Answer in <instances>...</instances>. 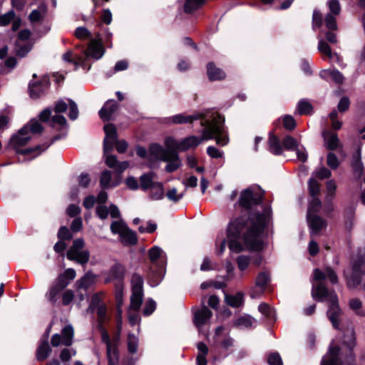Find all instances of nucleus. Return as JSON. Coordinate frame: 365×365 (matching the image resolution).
Listing matches in <instances>:
<instances>
[{
  "instance_id": "22",
  "label": "nucleus",
  "mask_w": 365,
  "mask_h": 365,
  "mask_svg": "<svg viewBox=\"0 0 365 365\" xmlns=\"http://www.w3.org/2000/svg\"><path fill=\"white\" fill-rule=\"evenodd\" d=\"M48 8L45 3H41L36 9H34L29 16L31 23H39L43 21L47 15Z\"/></svg>"
},
{
  "instance_id": "17",
  "label": "nucleus",
  "mask_w": 365,
  "mask_h": 365,
  "mask_svg": "<svg viewBox=\"0 0 365 365\" xmlns=\"http://www.w3.org/2000/svg\"><path fill=\"white\" fill-rule=\"evenodd\" d=\"M96 215L102 220H105L110 215L112 218H120V212L118 207L112 204L109 207L103 205H98L96 207Z\"/></svg>"
},
{
  "instance_id": "4",
  "label": "nucleus",
  "mask_w": 365,
  "mask_h": 365,
  "mask_svg": "<svg viewBox=\"0 0 365 365\" xmlns=\"http://www.w3.org/2000/svg\"><path fill=\"white\" fill-rule=\"evenodd\" d=\"M43 131L42 125L36 119H31L27 124L21 128L19 132L14 135L11 139V145L18 153L24 155L34 151H38L34 157L38 155L42 151L47 149L51 144L62 138L61 135H56L50 144L47 145H37L34 148L18 150L19 148L25 145L32 137V135L39 134Z\"/></svg>"
},
{
  "instance_id": "51",
  "label": "nucleus",
  "mask_w": 365,
  "mask_h": 365,
  "mask_svg": "<svg viewBox=\"0 0 365 365\" xmlns=\"http://www.w3.org/2000/svg\"><path fill=\"white\" fill-rule=\"evenodd\" d=\"M309 192L310 195L313 197H317L320 191L319 184L314 178H310L308 182Z\"/></svg>"
},
{
  "instance_id": "2",
  "label": "nucleus",
  "mask_w": 365,
  "mask_h": 365,
  "mask_svg": "<svg viewBox=\"0 0 365 365\" xmlns=\"http://www.w3.org/2000/svg\"><path fill=\"white\" fill-rule=\"evenodd\" d=\"M225 119L221 118L201 125L203 128L200 131V136L190 135L177 140L173 137H168L165 140V145L168 149L176 151H186L196 148L202 142L215 139L216 143L221 146L226 145L229 142L227 132L224 125Z\"/></svg>"
},
{
  "instance_id": "23",
  "label": "nucleus",
  "mask_w": 365,
  "mask_h": 365,
  "mask_svg": "<svg viewBox=\"0 0 365 365\" xmlns=\"http://www.w3.org/2000/svg\"><path fill=\"white\" fill-rule=\"evenodd\" d=\"M48 88L46 82H31L29 85V91L32 98H38L43 95Z\"/></svg>"
},
{
  "instance_id": "7",
  "label": "nucleus",
  "mask_w": 365,
  "mask_h": 365,
  "mask_svg": "<svg viewBox=\"0 0 365 365\" xmlns=\"http://www.w3.org/2000/svg\"><path fill=\"white\" fill-rule=\"evenodd\" d=\"M224 118L222 116L212 110H206L201 113H196L192 115L180 113L173 115L167 119V123L173 124L192 123L193 121L200 120V125H204L212 121Z\"/></svg>"
},
{
  "instance_id": "43",
  "label": "nucleus",
  "mask_w": 365,
  "mask_h": 365,
  "mask_svg": "<svg viewBox=\"0 0 365 365\" xmlns=\"http://www.w3.org/2000/svg\"><path fill=\"white\" fill-rule=\"evenodd\" d=\"M32 44L29 42H16V53L19 57H24L31 50Z\"/></svg>"
},
{
  "instance_id": "59",
  "label": "nucleus",
  "mask_w": 365,
  "mask_h": 365,
  "mask_svg": "<svg viewBox=\"0 0 365 365\" xmlns=\"http://www.w3.org/2000/svg\"><path fill=\"white\" fill-rule=\"evenodd\" d=\"M250 263V258L248 256L240 255L237 258V264L240 271L245 270Z\"/></svg>"
},
{
  "instance_id": "47",
  "label": "nucleus",
  "mask_w": 365,
  "mask_h": 365,
  "mask_svg": "<svg viewBox=\"0 0 365 365\" xmlns=\"http://www.w3.org/2000/svg\"><path fill=\"white\" fill-rule=\"evenodd\" d=\"M327 194L325 199L328 201H332L335 197L336 185L334 180H330L327 182L326 185Z\"/></svg>"
},
{
  "instance_id": "55",
  "label": "nucleus",
  "mask_w": 365,
  "mask_h": 365,
  "mask_svg": "<svg viewBox=\"0 0 365 365\" xmlns=\"http://www.w3.org/2000/svg\"><path fill=\"white\" fill-rule=\"evenodd\" d=\"M104 304H103L101 301V294L97 293V294H95L91 298V302L89 304V309L92 312H93L96 308H98L101 306H103Z\"/></svg>"
},
{
  "instance_id": "58",
  "label": "nucleus",
  "mask_w": 365,
  "mask_h": 365,
  "mask_svg": "<svg viewBox=\"0 0 365 365\" xmlns=\"http://www.w3.org/2000/svg\"><path fill=\"white\" fill-rule=\"evenodd\" d=\"M98 316V324L103 325L107 321V308L106 304L96 309Z\"/></svg>"
},
{
  "instance_id": "54",
  "label": "nucleus",
  "mask_w": 365,
  "mask_h": 365,
  "mask_svg": "<svg viewBox=\"0 0 365 365\" xmlns=\"http://www.w3.org/2000/svg\"><path fill=\"white\" fill-rule=\"evenodd\" d=\"M120 334L119 331H116L113 339H111V349L113 351L115 357L118 359V364L119 363V353H118V346L120 342Z\"/></svg>"
},
{
  "instance_id": "16",
  "label": "nucleus",
  "mask_w": 365,
  "mask_h": 365,
  "mask_svg": "<svg viewBox=\"0 0 365 365\" xmlns=\"http://www.w3.org/2000/svg\"><path fill=\"white\" fill-rule=\"evenodd\" d=\"M307 219L311 236L318 235L327 227V222L319 215L307 217Z\"/></svg>"
},
{
  "instance_id": "44",
  "label": "nucleus",
  "mask_w": 365,
  "mask_h": 365,
  "mask_svg": "<svg viewBox=\"0 0 365 365\" xmlns=\"http://www.w3.org/2000/svg\"><path fill=\"white\" fill-rule=\"evenodd\" d=\"M164 196L163 185L161 182L155 183V185L151 188L150 197L153 200H161Z\"/></svg>"
},
{
  "instance_id": "49",
  "label": "nucleus",
  "mask_w": 365,
  "mask_h": 365,
  "mask_svg": "<svg viewBox=\"0 0 365 365\" xmlns=\"http://www.w3.org/2000/svg\"><path fill=\"white\" fill-rule=\"evenodd\" d=\"M205 2V0H186L185 3V11L191 13L200 8Z\"/></svg>"
},
{
  "instance_id": "41",
  "label": "nucleus",
  "mask_w": 365,
  "mask_h": 365,
  "mask_svg": "<svg viewBox=\"0 0 365 365\" xmlns=\"http://www.w3.org/2000/svg\"><path fill=\"white\" fill-rule=\"evenodd\" d=\"M143 292H132L130 297V308L133 310H138L143 302Z\"/></svg>"
},
{
  "instance_id": "26",
  "label": "nucleus",
  "mask_w": 365,
  "mask_h": 365,
  "mask_svg": "<svg viewBox=\"0 0 365 365\" xmlns=\"http://www.w3.org/2000/svg\"><path fill=\"white\" fill-rule=\"evenodd\" d=\"M125 275V268L120 264H115L111 267L108 272V276L106 279V282H110L112 280L117 279L118 282L123 279Z\"/></svg>"
},
{
  "instance_id": "9",
  "label": "nucleus",
  "mask_w": 365,
  "mask_h": 365,
  "mask_svg": "<svg viewBox=\"0 0 365 365\" xmlns=\"http://www.w3.org/2000/svg\"><path fill=\"white\" fill-rule=\"evenodd\" d=\"M344 274L349 288L358 286L361 282L362 276L365 275V259L363 257H359L354 261L351 274L349 277L346 272Z\"/></svg>"
},
{
  "instance_id": "64",
  "label": "nucleus",
  "mask_w": 365,
  "mask_h": 365,
  "mask_svg": "<svg viewBox=\"0 0 365 365\" xmlns=\"http://www.w3.org/2000/svg\"><path fill=\"white\" fill-rule=\"evenodd\" d=\"M269 365H283L282 358L278 353H272L267 358Z\"/></svg>"
},
{
  "instance_id": "24",
  "label": "nucleus",
  "mask_w": 365,
  "mask_h": 365,
  "mask_svg": "<svg viewBox=\"0 0 365 365\" xmlns=\"http://www.w3.org/2000/svg\"><path fill=\"white\" fill-rule=\"evenodd\" d=\"M108 153H105L106 164L110 168H114L118 172H123L129 165L128 162L123 161L118 162L116 157L113 155H108Z\"/></svg>"
},
{
  "instance_id": "46",
  "label": "nucleus",
  "mask_w": 365,
  "mask_h": 365,
  "mask_svg": "<svg viewBox=\"0 0 365 365\" xmlns=\"http://www.w3.org/2000/svg\"><path fill=\"white\" fill-rule=\"evenodd\" d=\"M132 292H143V279L138 274H134L131 279Z\"/></svg>"
},
{
  "instance_id": "57",
  "label": "nucleus",
  "mask_w": 365,
  "mask_h": 365,
  "mask_svg": "<svg viewBox=\"0 0 365 365\" xmlns=\"http://www.w3.org/2000/svg\"><path fill=\"white\" fill-rule=\"evenodd\" d=\"M269 280V275L267 272H261L256 279V285L263 290Z\"/></svg>"
},
{
  "instance_id": "38",
  "label": "nucleus",
  "mask_w": 365,
  "mask_h": 365,
  "mask_svg": "<svg viewBox=\"0 0 365 365\" xmlns=\"http://www.w3.org/2000/svg\"><path fill=\"white\" fill-rule=\"evenodd\" d=\"M50 352L51 348L48 341H43L37 349L36 358L38 361H43L48 357Z\"/></svg>"
},
{
  "instance_id": "63",
  "label": "nucleus",
  "mask_w": 365,
  "mask_h": 365,
  "mask_svg": "<svg viewBox=\"0 0 365 365\" xmlns=\"http://www.w3.org/2000/svg\"><path fill=\"white\" fill-rule=\"evenodd\" d=\"M350 308L358 314H362V303L359 299H351L349 301Z\"/></svg>"
},
{
  "instance_id": "15",
  "label": "nucleus",
  "mask_w": 365,
  "mask_h": 365,
  "mask_svg": "<svg viewBox=\"0 0 365 365\" xmlns=\"http://www.w3.org/2000/svg\"><path fill=\"white\" fill-rule=\"evenodd\" d=\"M212 316V312L205 306L195 312L193 322L200 332L202 331V326L208 323Z\"/></svg>"
},
{
  "instance_id": "3",
  "label": "nucleus",
  "mask_w": 365,
  "mask_h": 365,
  "mask_svg": "<svg viewBox=\"0 0 365 365\" xmlns=\"http://www.w3.org/2000/svg\"><path fill=\"white\" fill-rule=\"evenodd\" d=\"M314 279L317 283L313 282L312 296L314 299L319 302L329 303L327 316L335 329L339 327L341 310L338 304V298L334 291H329L324 284L323 281L328 279L332 284L338 282L336 272L330 267H327L323 272L319 269L314 271Z\"/></svg>"
},
{
  "instance_id": "29",
  "label": "nucleus",
  "mask_w": 365,
  "mask_h": 365,
  "mask_svg": "<svg viewBox=\"0 0 365 365\" xmlns=\"http://www.w3.org/2000/svg\"><path fill=\"white\" fill-rule=\"evenodd\" d=\"M207 76L211 81H217L223 79L225 77V72L218 68H216L213 63H209L207 66Z\"/></svg>"
},
{
  "instance_id": "33",
  "label": "nucleus",
  "mask_w": 365,
  "mask_h": 365,
  "mask_svg": "<svg viewBox=\"0 0 365 365\" xmlns=\"http://www.w3.org/2000/svg\"><path fill=\"white\" fill-rule=\"evenodd\" d=\"M155 174L153 173H149L143 174L140 178V187L142 190H146L149 188H153L156 182H153V178Z\"/></svg>"
},
{
  "instance_id": "6",
  "label": "nucleus",
  "mask_w": 365,
  "mask_h": 365,
  "mask_svg": "<svg viewBox=\"0 0 365 365\" xmlns=\"http://www.w3.org/2000/svg\"><path fill=\"white\" fill-rule=\"evenodd\" d=\"M104 54V48L101 39L91 38L90 40L88 49L83 51L81 55L73 54L68 51L63 55V59L65 61L73 63L77 69L79 66L88 70L91 67L86 63L88 58L91 57L96 60L100 59Z\"/></svg>"
},
{
  "instance_id": "62",
  "label": "nucleus",
  "mask_w": 365,
  "mask_h": 365,
  "mask_svg": "<svg viewBox=\"0 0 365 365\" xmlns=\"http://www.w3.org/2000/svg\"><path fill=\"white\" fill-rule=\"evenodd\" d=\"M166 196L170 200L178 202L182 198L184 192L178 194L177 189L175 187H173L167 192Z\"/></svg>"
},
{
  "instance_id": "52",
  "label": "nucleus",
  "mask_w": 365,
  "mask_h": 365,
  "mask_svg": "<svg viewBox=\"0 0 365 365\" xmlns=\"http://www.w3.org/2000/svg\"><path fill=\"white\" fill-rule=\"evenodd\" d=\"M312 109V105L306 100H301L297 104V110L300 115L309 114Z\"/></svg>"
},
{
  "instance_id": "18",
  "label": "nucleus",
  "mask_w": 365,
  "mask_h": 365,
  "mask_svg": "<svg viewBox=\"0 0 365 365\" xmlns=\"http://www.w3.org/2000/svg\"><path fill=\"white\" fill-rule=\"evenodd\" d=\"M148 255L150 260L153 264L152 267L156 266V267L164 268L165 258L164 252L160 247L158 246L152 247L149 250Z\"/></svg>"
},
{
  "instance_id": "56",
  "label": "nucleus",
  "mask_w": 365,
  "mask_h": 365,
  "mask_svg": "<svg viewBox=\"0 0 365 365\" xmlns=\"http://www.w3.org/2000/svg\"><path fill=\"white\" fill-rule=\"evenodd\" d=\"M75 36L77 38L85 40L91 38V34L88 29L83 26L76 28Z\"/></svg>"
},
{
  "instance_id": "42",
  "label": "nucleus",
  "mask_w": 365,
  "mask_h": 365,
  "mask_svg": "<svg viewBox=\"0 0 365 365\" xmlns=\"http://www.w3.org/2000/svg\"><path fill=\"white\" fill-rule=\"evenodd\" d=\"M128 228V227L122 220L114 221L110 225L111 232L114 235L118 234L119 236L125 232Z\"/></svg>"
},
{
  "instance_id": "11",
  "label": "nucleus",
  "mask_w": 365,
  "mask_h": 365,
  "mask_svg": "<svg viewBox=\"0 0 365 365\" xmlns=\"http://www.w3.org/2000/svg\"><path fill=\"white\" fill-rule=\"evenodd\" d=\"M68 285V283L63 281V276H58L50 286L45 294V297L52 304H55L59 299L62 292Z\"/></svg>"
},
{
  "instance_id": "12",
  "label": "nucleus",
  "mask_w": 365,
  "mask_h": 365,
  "mask_svg": "<svg viewBox=\"0 0 365 365\" xmlns=\"http://www.w3.org/2000/svg\"><path fill=\"white\" fill-rule=\"evenodd\" d=\"M73 328L71 325H66L61 330V334H56L51 338V344L53 346H58L61 344L70 346L73 342Z\"/></svg>"
},
{
  "instance_id": "21",
  "label": "nucleus",
  "mask_w": 365,
  "mask_h": 365,
  "mask_svg": "<svg viewBox=\"0 0 365 365\" xmlns=\"http://www.w3.org/2000/svg\"><path fill=\"white\" fill-rule=\"evenodd\" d=\"M167 162L168 164L165 166V170L168 173H173L181 166V160L176 150H172L168 155L163 160Z\"/></svg>"
},
{
  "instance_id": "14",
  "label": "nucleus",
  "mask_w": 365,
  "mask_h": 365,
  "mask_svg": "<svg viewBox=\"0 0 365 365\" xmlns=\"http://www.w3.org/2000/svg\"><path fill=\"white\" fill-rule=\"evenodd\" d=\"M98 327L101 332V341L106 346V354L108 365H118V359L115 357L113 351H112L113 349H111V339L108 333L104 328L103 325L98 324Z\"/></svg>"
},
{
  "instance_id": "45",
  "label": "nucleus",
  "mask_w": 365,
  "mask_h": 365,
  "mask_svg": "<svg viewBox=\"0 0 365 365\" xmlns=\"http://www.w3.org/2000/svg\"><path fill=\"white\" fill-rule=\"evenodd\" d=\"M243 294L242 293H237L235 295H226V302L233 307H238L242 303Z\"/></svg>"
},
{
  "instance_id": "34",
  "label": "nucleus",
  "mask_w": 365,
  "mask_h": 365,
  "mask_svg": "<svg viewBox=\"0 0 365 365\" xmlns=\"http://www.w3.org/2000/svg\"><path fill=\"white\" fill-rule=\"evenodd\" d=\"M268 143L269 150L274 155H280L282 153V147L279 138L272 133H269Z\"/></svg>"
},
{
  "instance_id": "36",
  "label": "nucleus",
  "mask_w": 365,
  "mask_h": 365,
  "mask_svg": "<svg viewBox=\"0 0 365 365\" xmlns=\"http://www.w3.org/2000/svg\"><path fill=\"white\" fill-rule=\"evenodd\" d=\"M119 237L120 242L124 245H133L136 244L138 241L135 233L130 230L129 228H128L126 231Z\"/></svg>"
},
{
  "instance_id": "1",
  "label": "nucleus",
  "mask_w": 365,
  "mask_h": 365,
  "mask_svg": "<svg viewBox=\"0 0 365 365\" xmlns=\"http://www.w3.org/2000/svg\"><path fill=\"white\" fill-rule=\"evenodd\" d=\"M264 191L256 185L250 186L240 194L237 204L248 212V217H237L228 225L229 235L243 236L247 243L254 247H260L258 238L263 233L272 217L269 205L262 203Z\"/></svg>"
},
{
  "instance_id": "40",
  "label": "nucleus",
  "mask_w": 365,
  "mask_h": 365,
  "mask_svg": "<svg viewBox=\"0 0 365 365\" xmlns=\"http://www.w3.org/2000/svg\"><path fill=\"white\" fill-rule=\"evenodd\" d=\"M138 338L132 333H129L127 337V346L130 354H135L138 347Z\"/></svg>"
},
{
  "instance_id": "25",
  "label": "nucleus",
  "mask_w": 365,
  "mask_h": 365,
  "mask_svg": "<svg viewBox=\"0 0 365 365\" xmlns=\"http://www.w3.org/2000/svg\"><path fill=\"white\" fill-rule=\"evenodd\" d=\"M322 137L324 138L326 147L331 150H336L339 145V140L336 133L324 130L322 131Z\"/></svg>"
},
{
  "instance_id": "48",
  "label": "nucleus",
  "mask_w": 365,
  "mask_h": 365,
  "mask_svg": "<svg viewBox=\"0 0 365 365\" xmlns=\"http://www.w3.org/2000/svg\"><path fill=\"white\" fill-rule=\"evenodd\" d=\"M283 147L288 150H294L299 146V142L297 139L290 135H287L282 141Z\"/></svg>"
},
{
  "instance_id": "27",
  "label": "nucleus",
  "mask_w": 365,
  "mask_h": 365,
  "mask_svg": "<svg viewBox=\"0 0 365 365\" xmlns=\"http://www.w3.org/2000/svg\"><path fill=\"white\" fill-rule=\"evenodd\" d=\"M258 311L264 316L266 321L271 323L276 321L274 309L267 303H261L258 307Z\"/></svg>"
},
{
  "instance_id": "61",
  "label": "nucleus",
  "mask_w": 365,
  "mask_h": 365,
  "mask_svg": "<svg viewBox=\"0 0 365 365\" xmlns=\"http://www.w3.org/2000/svg\"><path fill=\"white\" fill-rule=\"evenodd\" d=\"M283 126L287 130H293L296 126V122L294 118L290 115H286L282 118Z\"/></svg>"
},
{
  "instance_id": "60",
  "label": "nucleus",
  "mask_w": 365,
  "mask_h": 365,
  "mask_svg": "<svg viewBox=\"0 0 365 365\" xmlns=\"http://www.w3.org/2000/svg\"><path fill=\"white\" fill-rule=\"evenodd\" d=\"M69 118L72 120H75L78 118V109L76 103L73 101L69 99Z\"/></svg>"
},
{
  "instance_id": "30",
  "label": "nucleus",
  "mask_w": 365,
  "mask_h": 365,
  "mask_svg": "<svg viewBox=\"0 0 365 365\" xmlns=\"http://www.w3.org/2000/svg\"><path fill=\"white\" fill-rule=\"evenodd\" d=\"M163 268L150 267V273L149 274L148 282L151 287H156L159 284L163 279Z\"/></svg>"
},
{
  "instance_id": "37",
  "label": "nucleus",
  "mask_w": 365,
  "mask_h": 365,
  "mask_svg": "<svg viewBox=\"0 0 365 365\" xmlns=\"http://www.w3.org/2000/svg\"><path fill=\"white\" fill-rule=\"evenodd\" d=\"M100 184L103 189H108L118 185V182H111V173L108 170H105L101 173Z\"/></svg>"
},
{
  "instance_id": "39",
  "label": "nucleus",
  "mask_w": 365,
  "mask_h": 365,
  "mask_svg": "<svg viewBox=\"0 0 365 365\" xmlns=\"http://www.w3.org/2000/svg\"><path fill=\"white\" fill-rule=\"evenodd\" d=\"M321 208V200L318 197H313L308 206L307 217L318 215L317 213L320 211Z\"/></svg>"
},
{
  "instance_id": "28",
  "label": "nucleus",
  "mask_w": 365,
  "mask_h": 365,
  "mask_svg": "<svg viewBox=\"0 0 365 365\" xmlns=\"http://www.w3.org/2000/svg\"><path fill=\"white\" fill-rule=\"evenodd\" d=\"M320 76L322 78L328 80L331 78L336 83L341 84L344 81L343 75L337 70L328 69L320 72Z\"/></svg>"
},
{
  "instance_id": "32",
  "label": "nucleus",
  "mask_w": 365,
  "mask_h": 365,
  "mask_svg": "<svg viewBox=\"0 0 365 365\" xmlns=\"http://www.w3.org/2000/svg\"><path fill=\"white\" fill-rule=\"evenodd\" d=\"M256 319L250 315H245L236 319L234 325L239 328H249L256 324Z\"/></svg>"
},
{
  "instance_id": "5",
  "label": "nucleus",
  "mask_w": 365,
  "mask_h": 365,
  "mask_svg": "<svg viewBox=\"0 0 365 365\" xmlns=\"http://www.w3.org/2000/svg\"><path fill=\"white\" fill-rule=\"evenodd\" d=\"M344 344L349 349V355L344 362L343 355L338 346L329 347V351L325 354L321 361V365H353L354 357L351 350L356 345L355 333L353 328H348L344 336Z\"/></svg>"
},
{
  "instance_id": "13",
  "label": "nucleus",
  "mask_w": 365,
  "mask_h": 365,
  "mask_svg": "<svg viewBox=\"0 0 365 365\" xmlns=\"http://www.w3.org/2000/svg\"><path fill=\"white\" fill-rule=\"evenodd\" d=\"M106 136L103 140V151L105 153L112 150L117 140V132L115 127L110 123L106 124L103 128Z\"/></svg>"
},
{
  "instance_id": "19",
  "label": "nucleus",
  "mask_w": 365,
  "mask_h": 365,
  "mask_svg": "<svg viewBox=\"0 0 365 365\" xmlns=\"http://www.w3.org/2000/svg\"><path fill=\"white\" fill-rule=\"evenodd\" d=\"M171 150L165 149L158 144H152L149 148L148 158L150 160H160L163 161L172 151Z\"/></svg>"
},
{
  "instance_id": "10",
  "label": "nucleus",
  "mask_w": 365,
  "mask_h": 365,
  "mask_svg": "<svg viewBox=\"0 0 365 365\" xmlns=\"http://www.w3.org/2000/svg\"><path fill=\"white\" fill-rule=\"evenodd\" d=\"M262 234L263 233H259V237H258L259 242H260V247L256 248V247H254L252 246V245H251V244L250 245L249 243H247L245 242V240L243 237V236H241V235L240 236H235L233 235H229L228 229H227V238L229 239V249L231 252L239 253L243 250V247L241 243V242H243L247 248H249L250 250H260L263 247Z\"/></svg>"
},
{
  "instance_id": "31",
  "label": "nucleus",
  "mask_w": 365,
  "mask_h": 365,
  "mask_svg": "<svg viewBox=\"0 0 365 365\" xmlns=\"http://www.w3.org/2000/svg\"><path fill=\"white\" fill-rule=\"evenodd\" d=\"M96 276L91 272H87L80 280L77 282L78 287L85 290L90 288L96 282Z\"/></svg>"
},
{
  "instance_id": "20",
  "label": "nucleus",
  "mask_w": 365,
  "mask_h": 365,
  "mask_svg": "<svg viewBox=\"0 0 365 365\" xmlns=\"http://www.w3.org/2000/svg\"><path fill=\"white\" fill-rule=\"evenodd\" d=\"M118 108V104L114 100L108 101L99 110V115L104 121H108Z\"/></svg>"
},
{
  "instance_id": "50",
  "label": "nucleus",
  "mask_w": 365,
  "mask_h": 365,
  "mask_svg": "<svg viewBox=\"0 0 365 365\" xmlns=\"http://www.w3.org/2000/svg\"><path fill=\"white\" fill-rule=\"evenodd\" d=\"M352 167L354 172L357 175L358 178H360L363 172V163L361 160L360 151H359L358 155L354 159L352 163Z\"/></svg>"
},
{
  "instance_id": "35",
  "label": "nucleus",
  "mask_w": 365,
  "mask_h": 365,
  "mask_svg": "<svg viewBox=\"0 0 365 365\" xmlns=\"http://www.w3.org/2000/svg\"><path fill=\"white\" fill-rule=\"evenodd\" d=\"M198 350V354L197 356V365H207L206 356L208 353V348L207 345L203 342H199L197 344Z\"/></svg>"
},
{
  "instance_id": "53",
  "label": "nucleus",
  "mask_w": 365,
  "mask_h": 365,
  "mask_svg": "<svg viewBox=\"0 0 365 365\" xmlns=\"http://www.w3.org/2000/svg\"><path fill=\"white\" fill-rule=\"evenodd\" d=\"M319 38L318 50L319 52L326 55L329 58H332L333 54L330 46L322 38Z\"/></svg>"
},
{
  "instance_id": "8",
  "label": "nucleus",
  "mask_w": 365,
  "mask_h": 365,
  "mask_svg": "<svg viewBox=\"0 0 365 365\" xmlns=\"http://www.w3.org/2000/svg\"><path fill=\"white\" fill-rule=\"evenodd\" d=\"M84 241L82 238H78L73 242L72 246L67 251V258L71 261H76L81 264H85L89 261L90 252L88 250H83Z\"/></svg>"
}]
</instances>
